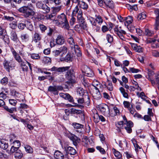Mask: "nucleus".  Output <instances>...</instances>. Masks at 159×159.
Here are the masks:
<instances>
[{
  "mask_svg": "<svg viewBox=\"0 0 159 159\" xmlns=\"http://www.w3.org/2000/svg\"><path fill=\"white\" fill-rule=\"evenodd\" d=\"M64 149L66 152V154H69L71 155H75L77 153L76 150L72 147H64Z\"/></svg>",
  "mask_w": 159,
  "mask_h": 159,
  "instance_id": "6e6552de",
  "label": "nucleus"
},
{
  "mask_svg": "<svg viewBox=\"0 0 159 159\" xmlns=\"http://www.w3.org/2000/svg\"><path fill=\"white\" fill-rule=\"evenodd\" d=\"M43 61L45 64H48L51 63V60L49 57H46L43 58Z\"/></svg>",
  "mask_w": 159,
  "mask_h": 159,
  "instance_id": "8fccbe9b",
  "label": "nucleus"
},
{
  "mask_svg": "<svg viewBox=\"0 0 159 159\" xmlns=\"http://www.w3.org/2000/svg\"><path fill=\"white\" fill-rule=\"evenodd\" d=\"M11 50L14 58L17 62L20 63L23 61L21 57L18 54L13 47H11Z\"/></svg>",
  "mask_w": 159,
  "mask_h": 159,
  "instance_id": "9b49d317",
  "label": "nucleus"
},
{
  "mask_svg": "<svg viewBox=\"0 0 159 159\" xmlns=\"http://www.w3.org/2000/svg\"><path fill=\"white\" fill-rule=\"evenodd\" d=\"M4 17L5 19L10 21H12L14 19V18L13 17H10L7 16H4Z\"/></svg>",
  "mask_w": 159,
  "mask_h": 159,
  "instance_id": "338daca9",
  "label": "nucleus"
},
{
  "mask_svg": "<svg viewBox=\"0 0 159 159\" xmlns=\"http://www.w3.org/2000/svg\"><path fill=\"white\" fill-rule=\"evenodd\" d=\"M100 115H99L98 113H96L94 114L93 116L94 119V121L95 123H98L99 122V118Z\"/></svg>",
  "mask_w": 159,
  "mask_h": 159,
  "instance_id": "a19ab883",
  "label": "nucleus"
},
{
  "mask_svg": "<svg viewBox=\"0 0 159 159\" xmlns=\"http://www.w3.org/2000/svg\"><path fill=\"white\" fill-rule=\"evenodd\" d=\"M109 30V28L106 25H103L102 28V30L103 33H105Z\"/></svg>",
  "mask_w": 159,
  "mask_h": 159,
  "instance_id": "680f3d73",
  "label": "nucleus"
},
{
  "mask_svg": "<svg viewBox=\"0 0 159 159\" xmlns=\"http://www.w3.org/2000/svg\"><path fill=\"white\" fill-rule=\"evenodd\" d=\"M145 34L146 35L150 36L152 35V33L151 31L149 30L148 29H145Z\"/></svg>",
  "mask_w": 159,
  "mask_h": 159,
  "instance_id": "6e6d98bb",
  "label": "nucleus"
},
{
  "mask_svg": "<svg viewBox=\"0 0 159 159\" xmlns=\"http://www.w3.org/2000/svg\"><path fill=\"white\" fill-rule=\"evenodd\" d=\"M10 62L5 60L3 62V65L5 69L8 72H10V68H11L12 66L10 65Z\"/></svg>",
  "mask_w": 159,
  "mask_h": 159,
  "instance_id": "412c9836",
  "label": "nucleus"
},
{
  "mask_svg": "<svg viewBox=\"0 0 159 159\" xmlns=\"http://www.w3.org/2000/svg\"><path fill=\"white\" fill-rule=\"evenodd\" d=\"M123 104L125 107L128 108L129 110H130L131 108L130 107V104L129 102L127 101H124Z\"/></svg>",
  "mask_w": 159,
  "mask_h": 159,
  "instance_id": "09e8293b",
  "label": "nucleus"
},
{
  "mask_svg": "<svg viewBox=\"0 0 159 159\" xmlns=\"http://www.w3.org/2000/svg\"><path fill=\"white\" fill-rule=\"evenodd\" d=\"M10 27L12 29H15L17 27V23L16 21H14L12 22L11 24H10Z\"/></svg>",
  "mask_w": 159,
  "mask_h": 159,
  "instance_id": "4d7b16f0",
  "label": "nucleus"
},
{
  "mask_svg": "<svg viewBox=\"0 0 159 159\" xmlns=\"http://www.w3.org/2000/svg\"><path fill=\"white\" fill-rule=\"evenodd\" d=\"M8 147V143L3 139L0 140V147L4 150H6Z\"/></svg>",
  "mask_w": 159,
  "mask_h": 159,
  "instance_id": "aec40b11",
  "label": "nucleus"
},
{
  "mask_svg": "<svg viewBox=\"0 0 159 159\" xmlns=\"http://www.w3.org/2000/svg\"><path fill=\"white\" fill-rule=\"evenodd\" d=\"M8 79L7 77H5L2 79L0 81L1 84L4 85H6L8 83Z\"/></svg>",
  "mask_w": 159,
  "mask_h": 159,
  "instance_id": "f704fd0d",
  "label": "nucleus"
},
{
  "mask_svg": "<svg viewBox=\"0 0 159 159\" xmlns=\"http://www.w3.org/2000/svg\"><path fill=\"white\" fill-rule=\"evenodd\" d=\"M65 42L64 37L62 35H58L56 39V42L57 44L61 45Z\"/></svg>",
  "mask_w": 159,
  "mask_h": 159,
  "instance_id": "6ab92c4d",
  "label": "nucleus"
},
{
  "mask_svg": "<svg viewBox=\"0 0 159 159\" xmlns=\"http://www.w3.org/2000/svg\"><path fill=\"white\" fill-rule=\"evenodd\" d=\"M84 73L86 74V75L88 77H93L94 75L93 71L89 67H87Z\"/></svg>",
  "mask_w": 159,
  "mask_h": 159,
  "instance_id": "5701e85b",
  "label": "nucleus"
},
{
  "mask_svg": "<svg viewBox=\"0 0 159 159\" xmlns=\"http://www.w3.org/2000/svg\"><path fill=\"white\" fill-rule=\"evenodd\" d=\"M103 2L107 7L111 9L114 8L115 3L112 0H103Z\"/></svg>",
  "mask_w": 159,
  "mask_h": 159,
  "instance_id": "f8f14e48",
  "label": "nucleus"
},
{
  "mask_svg": "<svg viewBox=\"0 0 159 159\" xmlns=\"http://www.w3.org/2000/svg\"><path fill=\"white\" fill-rule=\"evenodd\" d=\"M26 27L27 29L30 31H32L34 30V27L31 22L29 21L26 20Z\"/></svg>",
  "mask_w": 159,
  "mask_h": 159,
  "instance_id": "bb28decb",
  "label": "nucleus"
},
{
  "mask_svg": "<svg viewBox=\"0 0 159 159\" xmlns=\"http://www.w3.org/2000/svg\"><path fill=\"white\" fill-rule=\"evenodd\" d=\"M107 39L108 43H111L113 41V37L109 34H107Z\"/></svg>",
  "mask_w": 159,
  "mask_h": 159,
  "instance_id": "49530a36",
  "label": "nucleus"
},
{
  "mask_svg": "<svg viewBox=\"0 0 159 159\" xmlns=\"http://www.w3.org/2000/svg\"><path fill=\"white\" fill-rule=\"evenodd\" d=\"M39 27L42 33L44 32L48 28V27H46L43 24L40 25Z\"/></svg>",
  "mask_w": 159,
  "mask_h": 159,
  "instance_id": "79ce46f5",
  "label": "nucleus"
},
{
  "mask_svg": "<svg viewBox=\"0 0 159 159\" xmlns=\"http://www.w3.org/2000/svg\"><path fill=\"white\" fill-rule=\"evenodd\" d=\"M99 108L101 112L103 114H105V113L106 110H108L109 113L110 112V109L109 106L106 104H104L100 105L99 107Z\"/></svg>",
  "mask_w": 159,
  "mask_h": 159,
  "instance_id": "2eb2a0df",
  "label": "nucleus"
},
{
  "mask_svg": "<svg viewBox=\"0 0 159 159\" xmlns=\"http://www.w3.org/2000/svg\"><path fill=\"white\" fill-rule=\"evenodd\" d=\"M64 156L65 155L58 150L56 151L54 153V157L56 159H62Z\"/></svg>",
  "mask_w": 159,
  "mask_h": 159,
  "instance_id": "dca6fc26",
  "label": "nucleus"
},
{
  "mask_svg": "<svg viewBox=\"0 0 159 159\" xmlns=\"http://www.w3.org/2000/svg\"><path fill=\"white\" fill-rule=\"evenodd\" d=\"M48 91L49 92L56 93L57 90L56 89V85L54 86H50L48 89Z\"/></svg>",
  "mask_w": 159,
  "mask_h": 159,
  "instance_id": "c9c22d12",
  "label": "nucleus"
},
{
  "mask_svg": "<svg viewBox=\"0 0 159 159\" xmlns=\"http://www.w3.org/2000/svg\"><path fill=\"white\" fill-rule=\"evenodd\" d=\"M129 71L130 72H131L133 73H137L141 71L139 69H135L134 67L130 68H129Z\"/></svg>",
  "mask_w": 159,
  "mask_h": 159,
  "instance_id": "5fc2aeb1",
  "label": "nucleus"
},
{
  "mask_svg": "<svg viewBox=\"0 0 159 159\" xmlns=\"http://www.w3.org/2000/svg\"><path fill=\"white\" fill-rule=\"evenodd\" d=\"M80 11H82L81 9L79 10V8L78 7V6H76L74 9L73 10L72 14V16H75L77 13H78V15L79 13V12Z\"/></svg>",
  "mask_w": 159,
  "mask_h": 159,
  "instance_id": "72a5a7b5",
  "label": "nucleus"
},
{
  "mask_svg": "<svg viewBox=\"0 0 159 159\" xmlns=\"http://www.w3.org/2000/svg\"><path fill=\"white\" fill-rule=\"evenodd\" d=\"M18 149L19 148L12 146L10 149V152L12 153L15 152L19 150Z\"/></svg>",
  "mask_w": 159,
  "mask_h": 159,
  "instance_id": "e2e57ef3",
  "label": "nucleus"
},
{
  "mask_svg": "<svg viewBox=\"0 0 159 159\" xmlns=\"http://www.w3.org/2000/svg\"><path fill=\"white\" fill-rule=\"evenodd\" d=\"M11 39L14 41L17 42L18 40V38L17 37V35L16 33V32L14 31H12L11 32Z\"/></svg>",
  "mask_w": 159,
  "mask_h": 159,
  "instance_id": "b1692460",
  "label": "nucleus"
},
{
  "mask_svg": "<svg viewBox=\"0 0 159 159\" xmlns=\"http://www.w3.org/2000/svg\"><path fill=\"white\" fill-rule=\"evenodd\" d=\"M124 124L126 125V126L125 127L132 128L134 126L133 123L131 120L128 121V122L124 123Z\"/></svg>",
  "mask_w": 159,
  "mask_h": 159,
  "instance_id": "a18cd8bd",
  "label": "nucleus"
},
{
  "mask_svg": "<svg viewBox=\"0 0 159 159\" xmlns=\"http://www.w3.org/2000/svg\"><path fill=\"white\" fill-rule=\"evenodd\" d=\"M95 20L99 24L102 23L103 22L102 17L99 16H97Z\"/></svg>",
  "mask_w": 159,
  "mask_h": 159,
  "instance_id": "864d4df0",
  "label": "nucleus"
},
{
  "mask_svg": "<svg viewBox=\"0 0 159 159\" xmlns=\"http://www.w3.org/2000/svg\"><path fill=\"white\" fill-rule=\"evenodd\" d=\"M60 96L65 99L68 100L69 102L72 103L73 104L74 102L73 98L69 93H60Z\"/></svg>",
  "mask_w": 159,
  "mask_h": 159,
  "instance_id": "1a4fd4ad",
  "label": "nucleus"
},
{
  "mask_svg": "<svg viewBox=\"0 0 159 159\" xmlns=\"http://www.w3.org/2000/svg\"><path fill=\"white\" fill-rule=\"evenodd\" d=\"M28 62L27 61H23L20 63V67L22 69V70L23 71L27 72L28 70V68L27 65L28 64Z\"/></svg>",
  "mask_w": 159,
  "mask_h": 159,
  "instance_id": "f3484780",
  "label": "nucleus"
},
{
  "mask_svg": "<svg viewBox=\"0 0 159 159\" xmlns=\"http://www.w3.org/2000/svg\"><path fill=\"white\" fill-rule=\"evenodd\" d=\"M70 113L72 114H81V116H84V111L72 108L70 110Z\"/></svg>",
  "mask_w": 159,
  "mask_h": 159,
  "instance_id": "a211bd4d",
  "label": "nucleus"
},
{
  "mask_svg": "<svg viewBox=\"0 0 159 159\" xmlns=\"http://www.w3.org/2000/svg\"><path fill=\"white\" fill-rule=\"evenodd\" d=\"M107 81L108 82V85L109 86L107 87V89L110 91H111L113 90V86L111 82L107 80Z\"/></svg>",
  "mask_w": 159,
  "mask_h": 159,
  "instance_id": "c03bdc74",
  "label": "nucleus"
},
{
  "mask_svg": "<svg viewBox=\"0 0 159 159\" xmlns=\"http://www.w3.org/2000/svg\"><path fill=\"white\" fill-rule=\"evenodd\" d=\"M96 149L99 150V152L102 154H104L106 153L105 150L100 146H97L96 147Z\"/></svg>",
  "mask_w": 159,
  "mask_h": 159,
  "instance_id": "3c124183",
  "label": "nucleus"
},
{
  "mask_svg": "<svg viewBox=\"0 0 159 159\" xmlns=\"http://www.w3.org/2000/svg\"><path fill=\"white\" fill-rule=\"evenodd\" d=\"M44 4L41 2H39L36 4V6L39 9H41Z\"/></svg>",
  "mask_w": 159,
  "mask_h": 159,
  "instance_id": "69168bd1",
  "label": "nucleus"
},
{
  "mask_svg": "<svg viewBox=\"0 0 159 159\" xmlns=\"http://www.w3.org/2000/svg\"><path fill=\"white\" fill-rule=\"evenodd\" d=\"M112 151L114 152V154L115 156L117 158V159H120L121 158L122 155L120 152L117 151L114 148H113L112 149Z\"/></svg>",
  "mask_w": 159,
  "mask_h": 159,
  "instance_id": "c85d7f7f",
  "label": "nucleus"
},
{
  "mask_svg": "<svg viewBox=\"0 0 159 159\" xmlns=\"http://www.w3.org/2000/svg\"><path fill=\"white\" fill-rule=\"evenodd\" d=\"M83 13L82 11H80L78 13L77 16V20L79 24L81 25V28L84 30H87V24L86 21L83 16Z\"/></svg>",
  "mask_w": 159,
  "mask_h": 159,
  "instance_id": "20e7f679",
  "label": "nucleus"
},
{
  "mask_svg": "<svg viewBox=\"0 0 159 159\" xmlns=\"http://www.w3.org/2000/svg\"><path fill=\"white\" fill-rule=\"evenodd\" d=\"M1 38L2 39L4 42L8 44L9 43V39L8 36L6 34H3L1 37Z\"/></svg>",
  "mask_w": 159,
  "mask_h": 159,
  "instance_id": "473e14b6",
  "label": "nucleus"
},
{
  "mask_svg": "<svg viewBox=\"0 0 159 159\" xmlns=\"http://www.w3.org/2000/svg\"><path fill=\"white\" fill-rule=\"evenodd\" d=\"M155 78L157 85L158 86H159V73L156 75Z\"/></svg>",
  "mask_w": 159,
  "mask_h": 159,
  "instance_id": "774afa93",
  "label": "nucleus"
},
{
  "mask_svg": "<svg viewBox=\"0 0 159 159\" xmlns=\"http://www.w3.org/2000/svg\"><path fill=\"white\" fill-rule=\"evenodd\" d=\"M124 125L123 121H122L118 122L116 124V125L117 127L120 129L123 126V125Z\"/></svg>",
  "mask_w": 159,
  "mask_h": 159,
  "instance_id": "603ef678",
  "label": "nucleus"
},
{
  "mask_svg": "<svg viewBox=\"0 0 159 159\" xmlns=\"http://www.w3.org/2000/svg\"><path fill=\"white\" fill-rule=\"evenodd\" d=\"M12 143L13 145L12 146H14L19 148L20 146V143L19 140H15Z\"/></svg>",
  "mask_w": 159,
  "mask_h": 159,
  "instance_id": "4c0bfd02",
  "label": "nucleus"
},
{
  "mask_svg": "<svg viewBox=\"0 0 159 159\" xmlns=\"http://www.w3.org/2000/svg\"><path fill=\"white\" fill-rule=\"evenodd\" d=\"M73 107H78L81 109H82L84 107V106L82 105L78 104L76 103L75 102L73 103Z\"/></svg>",
  "mask_w": 159,
  "mask_h": 159,
  "instance_id": "0e129e2a",
  "label": "nucleus"
},
{
  "mask_svg": "<svg viewBox=\"0 0 159 159\" xmlns=\"http://www.w3.org/2000/svg\"><path fill=\"white\" fill-rule=\"evenodd\" d=\"M41 9L43 10L41 12L43 13H48L50 11V7L46 4H44Z\"/></svg>",
  "mask_w": 159,
  "mask_h": 159,
  "instance_id": "cd10ccee",
  "label": "nucleus"
},
{
  "mask_svg": "<svg viewBox=\"0 0 159 159\" xmlns=\"http://www.w3.org/2000/svg\"><path fill=\"white\" fill-rule=\"evenodd\" d=\"M120 90L124 98H128V95L127 92H128V90H126L125 92V90L123 87H121L120 88Z\"/></svg>",
  "mask_w": 159,
  "mask_h": 159,
  "instance_id": "393cba45",
  "label": "nucleus"
},
{
  "mask_svg": "<svg viewBox=\"0 0 159 159\" xmlns=\"http://www.w3.org/2000/svg\"><path fill=\"white\" fill-rule=\"evenodd\" d=\"M25 148L26 151L29 153H31L33 152L32 148L28 145H26Z\"/></svg>",
  "mask_w": 159,
  "mask_h": 159,
  "instance_id": "37998d69",
  "label": "nucleus"
},
{
  "mask_svg": "<svg viewBox=\"0 0 159 159\" xmlns=\"http://www.w3.org/2000/svg\"><path fill=\"white\" fill-rule=\"evenodd\" d=\"M92 95L93 98L97 100L100 99L101 97V95L99 90H93Z\"/></svg>",
  "mask_w": 159,
  "mask_h": 159,
  "instance_id": "4468645a",
  "label": "nucleus"
},
{
  "mask_svg": "<svg viewBox=\"0 0 159 159\" xmlns=\"http://www.w3.org/2000/svg\"><path fill=\"white\" fill-rule=\"evenodd\" d=\"M31 57L33 59H38L40 57L38 54H33L31 56Z\"/></svg>",
  "mask_w": 159,
  "mask_h": 159,
  "instance_id": "13d9d810",
  "label": "nucleus"
},
{
  "mask_svg": "<svg viewBox=\"0 0 159 159\" xmlns=\"http://www.w3.org/2000/svg\"><path fill=\"white\" fill-rule=\"evenodd\" d=\"M58 20H57V24L59 25H61L62 24L63 25L62 27H64V28L69 30L70 26L66 18V16L65 14L62 13L61 15L58 16Z\"/></svg>",
  "mask_w": 159,
  "mask_h": 159,
  "instance_id": "7ed1b4c3",
  "label": "nucleus"
},
{
  "mask_svg": "<svg viewBox=\"0 0 159 159\" xmlns=\"http://www.w3.org/2000/svg\"><path fill=\"white\" fill-rule=\"evenodd\" d=\"M69 138L72 141L73 144L76 147L78 145V143H80L81 141V139L75 134H73L69 137Z\"/></svg>",
  "mask_w": 159,
  "mask_h": 159,
  "instance_id": "9d476101",
  "label": "nucleus"
},
{
  "mask_svg": "<svg viewBox=\"0 0 159 159\" xmlns=\"http://www.w3.org/2000/svg\"><path fill=\"white\" fill-rule=\"evenodd\" d=\"M15 158L20 159L23 156V154L20 150L16 152L14 154Z\"/></svg>",
  "mask_w": 159,
  "mask_h": 159,
  "instance_id": "2f4dec72",
  "label": "nucleus"
},
{
  "mask_svg": "<svg viewBox=\"0 0 159 159\" xmlns=\"http://www.w3.org/2000/svg\"><path fill=\"white\" fill-rule=\"evenodd\" d=\"M41 39V37L39 34L38 33H35L33 37L32 42L37 43L38 41H40Z\"/></svg>",
  "mask_w": 159,
  "mask_h": 159,
  "instance_id": "4be33fe9",
  "label": "nucleus"
},
{
  "mask_svg": "<svg viewBox=\"0 0 159 159\" xmlns=\"http://www.w3.org/2000/svg\"><path fill=\"white\" fill-rule=\"evenodd\" d=\"M34 7L31 4L27 6H24L20 8L19 11L20 12L23 13L25 17L28 18L30 16H34L35 12L33 11Z\"/></svg>",
  "mask_w": 159,
  "mask_h": 159,
  "instance_id": "f03ea898",
  "label": "nucleus"
},
{
  "mask_svg": "<svg viewBox=\"0 0 159 159\" xmlns=\"http://www.w3.org/2000/svg\"><path fill=\"white\" fill-rule=\"evenodd\" d=\"M67 52V48L65 46L61 47L59 48L58 50H54L52 53L53 56L55 57H57L58 56L60 53L61 52L63 54L66 53Z\"/></svg>",
  "mask_w": 159,
  "mask_h": 159,
  "instance_id": "0eeeda50",
  "label": "nucleus"
},
{
  "mask_svg": "<svg viewBox=\"0 0 159 159\" xmlns=\"http://www.w3.org/2000/svg\"><path fill=\"white\" fill-rule=\"evenodd\" d=\"M146 15L144 12L139 13L137 16L138 20H142L145 19L146 17Z\"/></svg>",
  "mask_w": 159,
  "mask_h": 159,
  "instance_id": "7c9ffc66",
  "label": "nucleus"
},
{
  "mask_svg": "<svg viewBox=\"0 0 159 159\" xmlns=\"http://www.w3.org/2000/svg\"><path fill=\"white\" fill-rule=\"evenodd\" d=\"M151 117L148 115H145L143 117L144 120L146 121H151L152 119Z\"/></svg>",
  "mask_w": 159,
  "mask_h": 159,
  "instance_id": "052dcab7",
  "label": "nucleus"
},
{
  "mask_svg": "<svg viewBox=\"0 0 159 159\" xmlns=\"http://www.w3.org/2000/svg\"><path fill=\"white\" fill-rule=\"evenodd\" d=\"M72 125L75 130V131L79 133L81 136L84 130V125L76 122L73 123Z\"/></svg>",
  "mask_w": 159,
  "mask_h": 159,
  "instance_id": "39448f33",
  "label": "nucleus"
},
{
  "mask_svg": "<svg viewBox=\"0 0 159 159\" xmlns=\"http://www.w3.org/2000/svg\"><path fill=\"white\" fill-rule=\"evenodd\" d=\"M3 108L5 110L10 113H12L14 111H17L16 108L15 107L9 108L8 107L6 106H3Z\"/></svg>",
  "mask_w": 159,
  "mask_h": 159,
  "instance_id": "a878e982",
  "label": "nucleus"
},
{
  "mask_svg": "<svg viewBox=\"0 0 159 159\" xmlns=\"http://www.w3.org/2000/svg\"><path fill=\"white\" fill-rule=\"evenodd\" d=\"M70 66H69L61 67H57L54 66L51 68L48 69V70L55 71V72L52 73L53 75L55 74V73L60 74L67 71L66 74H65L66 78L69 81V83L71 84L75 83V73L73 69H70Z\"/></svg>",
  "mask_w": 159,
  "mask_h": 159,
  "instance_id": "f257e3e1",
  "label": "nucleus"
},
{
  "mask_svg": "<svg viewBox=\"0 0 159 159\" xmlns=\"http://www.w3.org/2000/svg\"><path fill=\"white\" fill-rule=\"evenodd\" d=\"M9 103L12 105L15 106L17 102L16 100L13 99H9Z\"/></svg>",
  "mask_w": 159,
  "mask_h": 159,
  "instance_id": "bf43d9fd",
  "label": "nucleus"
},
{
  "mask_svg": "<svg viewBox=\"0 0 159 159\" xmlns=\"http://www.w3.org/2000/svg\"><path fill=\"white\" fill-rule=\"evenodd\" d=\"M73 56L71 53H67L65 57L61 58V61H64L65 62H70L72 61L73 60Z\"/></svg>",
  "mask_w": 159,
  "mask_h": 159,
  "instance_id": "ddd939ff",
  "label": "nucleus"
},
{
  "mask_svg": "<svg viewBox=\"0 0 159 159\" xmlns=\"http://www.w3.org/2000/svg\"><path fill=\"white\" fill-rule=\"evenodd\" d=\"M22 39L25 42L27 41L29 39V36L27 34H23L21 36Z\"/></svg>",
  "mask_w": 159,
  "mask_h": 159,
  "instance_id": "ea45409f",
  "label": "nucleus"
},
{
  "mask_svg": "<svg viewBox=\"0 0 159 159\" xmlns=\"http://www.w3.org/2000/svg\"><path fill=\"white\" fill-rule=\"evenodd\" d=\"M26 24L25 21L24 23H20L18 24V27L20 29L23 30L26 27Z\"/></svg>",
  "mask_w": 159,
  "mask_h": 159,
  "instance_id": "58836bf2",
  "label": "nucleus"
},
{
  "mask_svg": "<svg viewBox=\"0 0 159 159\" xmlns=\"http://www.w3.org/2000/svg\"><path fill=\"white\" fill-rule=\"evenodd\" d=\"M77 92L79 93L80 96H83L85 95V97L87 98L88 99L87 101L85 102V103L88 106L90 104V98L86 90L80 87L77 89Z\"/></svg>",
  "mask_w": 159,
  "mask_h": 159,
  "instance_id": "423d86ee",
  "label": "nucleus"
},
{
  "mask_svg": "<svg viewBox=\"0 0 159 159\" xmlns=\"http://www.w3.org/2000/svg\"><path fill=\"white\" fill-rule=\"evenodd\" d=\"M125 21L128 24H131L132 22V17L131 16H129L125 18Z\"/></svg>",
  "mask_w": 159,
  "mask_h": 159,
  "instance_id": "e433bc0d",
  "label": "nucleus"
},
{
  "mask_svg": "<svg viewBox=\"0 0 159 159\" xmlns=\"http://www.w3.org/2000/svg\"><path fill=\"white\" fill-rule=\"evenodd\" d=\"M78 4V5H80V7L84 9L87 10L88 7V5L83 1L81 2V4L80 3V1H79Z\"/></svg>",
  "mask_w": 159,
  "mask_h": 159,
  "instance_id": "c756f323",
  "label": "nucleus"
},
{
  "mask_svg": "<svg viewBox=\"0 0 159 159\" xmlns=\"http://www.w3.org/2000/svg\"><path fill=\"white\" fill-rule=\"evenodd\" d=\"M56 89L57 90L56 93H53L54 95H58V91L62 90L63 89V87L61 85L56 86Z\"/></svg>",
  "mask_w": 159,
  "mask_h": 159,
  "instance_id": "de8ad7c7",
  "label": "nucleus"
}]
</instances>
